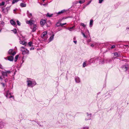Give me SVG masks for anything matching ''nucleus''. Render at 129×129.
I'll use <instances>...</instances> for the list:
<instances>
[{
  "mask_svg": "<svg viewBox=\"0 0 129 129\" xmlns=\"http://www.w3.org/2000/svg\"><path fill=\"white\" fill-rule=\"evenodd\" d=\"M30 79H28L27 81V86L28 87H33L36 84V83L35 81H32L29 80Z\"/></svg>",
  "mask_w": 129,
  "mask_h": 129,
  "instance_id": "nucleus-1",
  "label": "nucleus"
},
{
  "mask_svg": "<svg viewBox=\"0 0 129 129\" xmlns=\"http://www.w3.org/2000/svg\"><path fill=\"white\" fill-rule=\"evenodd\" d=\"M47 31H44L41 35V37L42 38V39L43 41L46 40L47 38Z\"/></svg>",
  "mask_w": 129,
  "mask_h": 129,
  "instance_id": "nucleus-2",
  "label": "nucleus"
},
{
  "mask_svg": "<svg viewBox=\"0 0 129 129\" xmlns=\"http://www.w3.org/2000/svg\"><path fill=\"white\" fill-rule=\"evenodd\" d=\"M11 73V72L10 71H7L5 72L2 71L1 72L2 76H3V77H4L5 76L7 77V74H9Z\"/></svg>",
  "mask_w": 129,
  "mask_h": 129,
  "instance_id": "nucleus-3",
  "label": "nucleus"
},
{
  "mask_svg": "<svg viewBox=\"0 0 129 129\" xmlns=\"http://www.w3.org/2000/svg\"><path fill=\"white\" fill-rule=\"evenodd\" d=\"M37 25L36 24H33L31 26L30 28L32 29V31L33 32H35L37 29Z\"/></svg>",
  "mask_w": 129,
  "mask_h": 129,
  "instance_id": "nucleus-4",
  "label": "nucleus"
},
{
  "mask_svg": "<svg viewBox=\"0 0 129 129\" xmlns=\"http://www.w3.org/2000/svg\"><path fill=\"white\" fill-rule=\"evenodd\" d=\"M6 123L1 120L0 119V128H3L5 125Z\"/></svg>",
  "mask_w": 129,
  "mask_h": 129,
  "instance_id": "nucleus-5",
  "label": "nucleus"
},
{
  "mask_svg": "<svg viewBox=\"0 0 129 129\" xmlns=\"http://www.w3.org/2000/svg\"><path fill=\"white\" fill-rule=\"evenodd\" d=\"M98 60V58H95L94 59V58H92L89 60L88 61L90 63H91L94 62L95 63L96 61H97Z\"/></svg>",
  "mask_w": 129,
  "mask_h": 129,
  "instance_id": "nucleus-6",
  "label": "nucleus"
},
{
  "mask_svg": "<svg viewBox=\"0 0 129 129\" xmlns=\"http://www.w3.org/2000/svg\"><path fill=\"white\" fill-rule=\"evenodd\" d=\"M13 51V50L12 49H10L8 52V53L10 55H14L16 54V52L15 51H14L12 53Z\"/></svg>",
  "mask_w": 129,
  "mask_h": 129,
  "instance_id": "nucleus-7",
  "label": "nucleus"
},
{
  "mask_svg": "<svg viewBox=\"0 0 129 129\" xmlns=\"http://www.w3.org/2000/svg\"><path fill=\"white\" fill-rule=\"evenodd\" d=\"M87 117L85 118V120H88L91 119V114H89L88 113H87Z\"/></svg>",
  "mask_w": 129,
  "mask_h": 129,
  "instance_id": "nucleus-8",
  "label": "nucleus"
},
{
  "mask_svg": "<svg viewBox=\"0 0 129 129\" xmlns=\"http://www.w3.org/2000/svg\"><path fill=\"white\" fill-rule=\"evenodd\" d=\"M22 53L23 55H25L26 54H28L29 53V51L27 49H25V50H24L23 51Z\"/></svg>",
  "mask_w": 129,
  "mask_h": 129,
  "instance_id": "nucleus-9",
  "label": "nucleus"
},
{
  "mask_svg": "<svg viewBox=\"0 0 129 129\" xmlns=\"http://www.w3.org/2000/svg\"><path fill=\"white\" fill-rule=\"evenodd\" d=\"M33 21L32 20H30L29 21H26V23L27 24H28L30 25L31 26L34 24L33 23Z\"/></svg>",
  "mask_w": 129,
  "mask_h": 129,
  "instance_id": "nucleus-10",
  "label": "nucleus"
},
{
  "mask_svg": "<svg viewBox=\"0 0 129 129\" xmlns=\"http://www.w3.org/2000/svg\"><path fill=\"white\" fill-rule=\"evenodd\" d=\"M6 97L9 98H11L13 97V96L11 95V94L10 93H9L8 92H7V94L6 95Z\"/></svg>",
  "mask_w": 129,
  "mask_h": 129,
  "instance_id": "nucleus-11",
  "label": "nucleus"
},
{
  "mask_svg": "<svg viewBox=\"0 0 129 129\" xmlns=\"http://www.w3.org/2000/svg\"><path fill=\"white\" fill-rule=\"evenodd\" d=\"M27 14L29 18H31L32 17V14L31 13H29L28 11H27Z\"/></svg>",
  "mask_w": 129,
  "mask_h": 129,
  "instance_id": "nucleus-12",
  "label": "nucleus"
},
{
  "mask_svg": "<svg viewBox=\"0 0 129 129\" xmlns=\"http://www.w3.org/2000/svg\"><path fill=\"white\" fill-rule=\"evenodd\" d=\"M75 80L76 83H78L80 82V80L79 78L76 77L75 78Z\"/></svg>",
  "mask_w": 129,
  "mask_h": 129,
  "instance_id": "nucleus-13",
  "label": "nucleus"
},
{
  "mask_svg": "<svg viewBox=\"0 0 129 129\" xmlns=\"http://www.w3.org/2000/svg\"><path fill=\"white\" fill-rule=\"evenodd\" d=\"M14 58L12 56H10L8 57V60L10 61H13Z\"/></svg>",
  "mask_w": 129,
  "mask_h": 129,
  "instance_id": "nucleus-14",
  "label": "nucleus"
},
{
  "mask_svg": "<svg viewBox=\"0 0 129 129\" xmlns=\"http://www.w3.org/2000/svg\"><path fill=\"white\" fill-rule=\"evenodd\" d=\"M114 56H113V58H116L118 57L119 55L117 52H115L114 53Z\"/></svg>",
  "mask_w": 129,
  "mask_h": 129,
  "instance_id": "nucleus-15",
  "label": "nucleus"
},
{
  "mask_svg": "<svg viewBox=\"0 0 129 129\" xmlns=\"http://www.w3.org/2000/svg\"><path fill=\"white\" fill-rule=\"evenodd\" d=\"M11 24L13 25H16V23L15 21L13 20H11L10 21Z\"/></svg>",
  "mask_w": 129,
  "mask_h": 129,
  "instance_id": "nucleus-16",
  "label": "nucleus"
},
{
  "mask_svg": "<svg viewBox=\"0 0 129 129\" xmlns=\"http://www.w3.org/2000/svg\"><path fill=\"white\" fill-rule=\"evenodd\" d=\"M46 21L45 20H42L40 21V24L42 25H43L46 23Z\"/></svg>",
  "mask_w": 129,
  "mask_h": 129,
  "instance_id": "nucleus-17",
  "label": "nucleus"
},
{
  "mask_svg": "<svg viewBox=\"0 0 129 129\" xmlns=\"http://www.w3.org/2000/svg\"><path fill=\"white\" fill-rule=\"evenodd\" d=\"M20 44H21L23 45L26 46V43L25 41H20Z\"/></svg>",
  "mask_w": 129,
  "mask_h": 129,
  "instance_id": "nucleus-18",
  "label": "nucleus"
},
{
  "mask_svg": "<svg viewBox=\"0 0 129 129\" xmlns=\"http://www.w3.org/2000/svg\"><path fill=\"white\" fill-rule=\"evenodd\" d=\"M20 6L21 7H26V5L25 4L21 3L20 4Z\"/></svg>",
  "mask_w": 129,
  "mask_h": 129,
  "instance_id": "nucleus-19",
  "label": "nucleus"
},
{
  "mask_svg": "<svg viewBox=\"0 0 129 129\" xmlns=\"http://www.w3.org/2000/svg\"><path fill=\"white\" fill-rule=\"evenodd\" d=\"M65 11V10H63L60 12H59L57 13L56 15L57 16L58 15L64 13Z\"/></svg>",
  "mask_w": 129,
  "mask_h": 129,
  "instance_id": "nucleus-20",
  "label": "nucleus"
},
{
  "mask_svg": "<svg viewBox=\"0 0 129 129\" xmlns=\"http://www.w3.org/2000/svg\"><path fill=\"white\" fill-rule=\"evenodd\" d=\"M54 35L53 34L49 38L50 41H52L54 38Z\"/></svg>",
  "mask_w": 129,
  "mask_h": 129,
  "instance_id": "nucleus-21",
  "label": "nucleus"
},
{
  "mask_svg": "<svg viewBox=\"0 0 129 129\" xmlns=\"http://www.w3.org/2000/svg\"><path fill=\"white\" fill-rule=\"evenodd\" d=\"M93 20L92 19H91L90 20L89 23V26L90 27H91L93 25Z\"/></svg>",
  "mask_w": 129,
  "mask_h": 129,
  "instance_id": "nucleus-22",
  "label": "nucleus"
},
{
  "mask_svg": "<svg viewBox=\"0 0 129 129\" xmlns=\"http://www.w3.org/2000/svg\"><path fill=\"white\" fill-rule=\"evenodd\" d=\"M113 60V58H112L110 59H109L107 60H106V62H109V63H110L111 62L112 60Z\"/></svg>",
  "mask_w": 129,
  "mask_h": 129,
  "instance_id": "nucleus-23",
  "label": "nucleus"
},
{
  "mask_svg": "<svg viewBox=\"0 0 129 129\" xmlns=\"http://www.w3.org/2000/svg\"><path fill=\"white\" fill-rule=\"evenodd\" d=\"M53 14H50L48 13H47V14L46 15L47 16H48L49 17H51L52 16Z\"/></svg>",
  "mask_w": 129,
  "mask_h": 129,
  "instance_id": "nucleus-24",
  "label": "nucleus"
},
{
  "mask_svg": "<svg viewBox=\"0 0 129 129\" xmlns=\"http://www.w3.org/2000/svg\"><path fill=\"white\" fill-rule=\"evenodd\" d=\"M19 1V0H13L12 2V4H14L15 3L18 2Z\"/></svg>",
  "mask_w": 129,
  "mask_h": 129,
  "instance_id": "nucleus-25",
  "label": "nucleus"
},
{
  "mask_svg": "<svg viewBox=\"0 0 129 129\" xmlns=\"http://www.w3.org/2000/svg\"><path fill=\"white\" fill-rule=\"evenodd\" d=\"M25 48L24 47H21L20 48V50L22 52H23V51L24 50H25Z\"/></svg>",
  "mask_w": 129,
  "mask_h": 129,
  "instance_id": "nucleus-26",
  "label": "nucleus"
},
{
  "mask_svg": "<svg viewBox=\"0 0 129 129\" xmlns=\"http://www.w3.org/2000/svg\"><path fill=\"white\" fill-rule=\"evenodd\" d=\"M18 57L19 56L18 55H17L15 56V59H14V61L15 62H16L17 61V59Z\"/></svg>",
  "mask_w": 129,
  "mask_h": 129,
  "instance_id": "nucleus-27",
  "label": "nucleus"
},
{
  "mask_svg": "<svg viewBox=\"0 0 129 129\" xmlns=\"http://www.w3.org/2000/svg\"><path fill=\"white\" fill-rule=\"evenodd\" d=\"M85 1V0H83L82 1H80L79 2V3L80 4H82L84 3Z\"/></svg>",
  "mask_w": 129,
  "mask_h": 129,
  "instance_id": "nucleus-28",
  "label": "nucleus"
},
{
  "mask_svg": "<svg viewBox=\"0 0 129 129\" xmlns=\"http://www.w3.org/2000/svg\"><path fill=\"white\" fill-rule=\"evenodd\" d=\"M12 31H13L14 33L16 34L17 33V30L16 28H14L13 30H12Z\"/></svg>",
  "mask_w": 129,
  "mask_h": 129,
  "instance_id": "nucleus-29",
  "label": "nucleus"
},
{
  "mask_svg": "<svg viewBox=\"0 0 129 129\" xmlns=\"http://www.w3.org/2000/svg\"><path fill=\"white\" fill-rule=\"evenodd\" d=\"M81 25L84 27H85L86 26V25L82 23H81Z\"/></svg>",
  "mask_w": 129,
  "mask_h": 129,
  "instance_id": "nucleus-30",
  "label": "nucleus"
},
{
  "mask_svg": "<svg viewBox=\"0 0 129 129\" xmlns=\"http://www.w3.org/2000/svg\"><path fill=\"white\" fill-rule=\"evenodd\" d=\"M32 42H29L28 43V44L29 47L32 46Z\"/></svg>",
  "mask_w": 129,
  "mask_h": 129,
  "instance_id": "nucleus-31",
  "label": "nucleus"
},
{
  "mask_svg": "<svg viewBox=\"0 0 129 129\" xmlns=\"http://www.w3.org/2000/svg\"><path fill=\"white\" fill-rule=\"evenodd\" d=\"M56 25L57 27H59L60 26V23L59 22H57L56 24Z\"/></svg>",
  "mask_w": 129,
  "mask_h": 129,
  "instance_id": "nucleus-32",
  "label": "nucleus"
},
{
  "mask_svg": "<svg viewBox=\"0 0 129 129\" xmlns=\"http://www.w3.org/2000/svg\"><path fill=\"white\" fill-rule=\"evenodd\" d=\"M75 26H73L72 27H70L68 28V29L70 31H71V29L74 28Z\"/></svg>",
  "mask_w": 129,
  "mask_h": 129,
  "instance_id": "nucleus-33",
  "label": "nucleus"
},
{
  "mask_svg": "<svg viewBox=\"0 0 129 129\" xmlns=\"http://www.w3.org/2000/svg\"><path fill=\"white\" fill-rule=\"evenodd\" d=\"M17 24L19 26H20V25L21 23L18 20H17Z\"/></svg>",
  "mask_w": 129,
  "mask_h": 129,
  "instance_id": "nucleus-34",
  "label": "nucleus"
},
{
  "mask_svg": "<svg viewBox=\"0 0 129 129\" xmlns=\"http://www.w3.org/2000/svg\"><path fill=\"white\" fill-rule=\"evenodd\" d=\"M81 33L84 37L85 38H87V36L85 35L83 32H81Z\"/></svg>",
  "mask_w": 129,
  "mask_h": 129,
  "instance_id": "nucleus-35",
  "label": "nucleus"
},
{
  "mask_svg": "<svg viewBox=\"0 0 129 129\" xmlns=\"http://www.w3.org/2000/svg\"><path fill=\"white\" fill-rule=\"evenodd\" d=\"M5 5V3L4 2H2L0 4V6H4Z\"/></svg>",
  "mask_w": 129,
  "mask_h": 129,
  "instance_id": "nucleus-36",
  "label": "nucleus"
},
{
  "mask_svg": "<svg viewBox=\"0 0 129 129\" xmlns=\"http://www.w3.org/2000/svg\"><path fill=\"white\" fill-rule=\"evenodd\" d=\"M86 66V62H84L83 63V67H84Z\"/></svg>",
  "mask_w": 129,
  "mask_h": 129,
  "instance_id": "nucleus-37",
  "label": "nucleus"
},
{
  "mask_svg": "<svg viewBox=\"0 0 129 129\" xmlns=\"http://www.w3.org/2000/svg\"><path fill=\"white\" fill-rule=\"evenodd\" d=\"M10 9V7H7V8L5 10H6L7 12H8V10H9Z\"/></svg>",
  "mask_w": 129,
  "mask_h": 129,
  "instance_id": "nucleus-38",
  "label": "nucleus"
},
{
  "mask_svg": "<svg viewBox=\"0 0 129 129\" xmlns=\"http://www.w3.org/2000/svg\"><path fill=\"white\" fill-rule=\"evenodd\" d=\"M123 68H124L125 69H126V71L128 70H127V67H126V66L125 65H124L123 66Z\"/></svg>",
  "mask_w": 129,
  "mask_h": 129,
  "instance_id": "nucleus-39",
  "label": "nucleus"
},
{
  "mask_svg": "<svg viewBox=\"0 0 129 129\" xmlns=\"http://www.w3.org/2000/svg\"><path fill=\"white\" fill-rule=\"evenodd\" d=\"M66 24V23H60V26H63L64 25H65Z\"/></svg>",
  "mask_w": 129,
  "mask_h": 129,
  "instance_id": "nucleus-40",
  "label": "nucleus"
},
{
  "mask_svg": "<svg viewBox=\"0 0 129 129\" xmlns=\"http://www.w3.org/2000/svg\"><path fill=\"white\" fill-rule=\"evenodd\" d=\"M115 46L114 45H113L111 46V48L112 49L114 48H115Z\"/></svg>",
  "mask_w": 129,
  "mask_h": 129,
  "instance_id": "nucleus-41",
  "label": "nucleus"
},
{
  "mask_svg": "<svg viewBox=\"0 0 129 129\" xmlns=\"http://www.w3.org/2000/svg\"><path fill=\"white\" fill-rule=\"evenodd\" d=\"M0 68L2 69H4L3 67L1 64H0Z\"/></svg>",
  "mask_w": 129,
  "mask_h": 129,
  "instance_id": "nucleus-42",
  "label": "nucleus"
},
{
  "mask_svg": "<svg viewBox=\"0 0 129 129\" xmlns=\"http://www.w3.org/2000/svg\"><path fill=\"white\" fill-rule=\"evenodd\" d=\"M82 129H88V127H85L83 128Z\"/></svg>",
  "mask_w": 129,
  "mask_h": 129,
  "instance_id": "nucleus-43",
  "label": "nucleus"
},
{
  "mask_svg": "<svg viewBox=\"0 0 129 129\" xmlns=\"http://www.w3.org/2000/svg\"><path fill=\"white\" fill-rule=\"evenodd\" d=\"M103 1V0H99V3H101Z\"/></svg>",
  "mask_w": 129,
  "mask_h": 129,
  "instance_id": "nucleus-44",
  "label": "nucleus"
},
{
  "mask_svg": "<svg viewBox=\"0 0 129 129\" xmlns=\"http://www.w3.org/2000/svg\"><path fill=\"white\" fill-rule=\"evenodd\" d=\"M34 48L33 47H31L30 48V50H34Z\"/></svg>",
  "mask_w": 129,
  "mask_h": 129,
  "instance_id": "nucleus-45",
  "label": "nucleus"
},
{
  "mask_svg": "<svg viewBox=\"0 0 129 129\" xmlns=\"http://www.w3.org/2000/svg\"><path fill=\"white\" fill-rule=\"evenodd\" d=\"M91 1H89L86 5H89L91 3Z\"/></svg>",
  "mask_w": 129,
  "mask_h": 129,
  "instance_id": "nucleus-46",
  "label": "nucleus"
},
{
  "mask_svg": "<svg viewBox=\"0 0 129 129\" xmlns=\"http://www.w3.org/2000/svg\"><path fill=\"white\" fill-rule=\"evenodd\" d=\"M17 10V9H14L13 10V11L14 12V13H15V11H16V10Z\"/></svg>",
  "mask_w": 129,
  "mask_h": 129,
  "instance_id": "nucleus-47",
  "label": "nucleus"
},
{
  "mask_svg": "<svg viewBox=\"0 0 129 129\" xmlns=\"http://www.w3.org/2000/svg\"><path fill=\"white\" fill-rule=\"evenodd\" d=\"M73 42H74V43H75V44H76L77 42V41H73Z\"/></svg>",
  "mask_w": 129,
  "mask_h": 129,
  "instance_id": "nucleus-48",
  "label": "nucleus"
},
{
  "mask_svg": "<svg viewBox=\"0 0 129 129\" xmlns=\"http://www.w3.org/2000/svg\"><path fill=\"white\" fill-rule=\"evenodd\" d=\"M91 46L92 47H93L94 46L93 44H92L91 45Z\"/></svg>",
  "mask_w": 129,
  "mask_h": 129,
  "instance_id": "nucleus-49",
  "label": "nucleus"
},
{
  "mask_svg": "<svg viewBox=\"0 0 129 129\" xmlns=\"http://www.w3.org/2000/svg\"><path fill=\"white\" fill-rule=\"evenodd\" d=\"M0 79H2V77H1V76L0 77Z\"/></svg>",
  "mask_w": 129,
  "mask_h": 129,
  "instance_id": "nucleus-50",
  "label": "nucleus"
},
{
  "mask_svg": "<svg viewBox=\"0 0 129 129\" xmlns=\"http://www.w3.org/2000/svg\"><path fill=\"white\" fill-rule=\"evenodd\" d=\"M87 31L88 33H89V31L88 30H87Z\"/></svg>",
  "mask_w": 129,
  "mask_h": 129,
  "instance_id": "nucleus-51",
  "label": "nucleus"
},
{
  "mask_svg": "<svg viewBox=\"0 0 129 129\" xmlns=\"http://www.w3.org/2000/svg\"><path fill=\"white\" fill-rule=\"evenodd\" d=\"M124 46L125 47L129 46L128 45H124Z\"/></svg>",
  "mask_w": 129,
  "mask_h": 129,
  "instance_id": "nucleus-52",
  "label": "nucleus"
},
{
  "mask_svg": "<svg viewBox=\"0 0 129 129\" xmlns=\"http://www.w3.org/2000/svg\"><path fill=\"white\" fill-rule=\"evenodd\" d=\"M7 81V79H5V81L6 82V81Z\"/></svg>",
  "mask_w": 129,
  "mask_h": 129,
  "instance_id": "nucleus-53",
  "label": "nucleus"
},
{
  "mask_svg": "<svg viewBox=\"0 0 129 129\" xmlns=\"http://www.w3.org/2000/svg\"><path fill=\"white\" fill-rule=\"evenodd\" d=\"M4 22H2V24H4Z\"/></svg>",
  "mask_w": 129,
  "mask_h": 129,
  "instance_id": "nucleus-54",
  "label": "nucleus"
},
{
  "mask_svg": "<svg viewBox=\"0 0 129 129\" xmlns=\"http://www.w3.org/2000/svg\"><path fill=\"white\" fill-rule=\"evenodd\" d=\"M127 29H128L129 31V27L127 28Z\"/></svg>",
  "mask_w": 129,
  "mask_h": 129,
  "instance_id": "nucleus-55",
  "label": "nucleus"
},
{
  "mask_svg": "<svg viewBox=\"0 0 129 129\" xmlns=\"http://www.w3.org/2000/svg\"><path fill=\"white\" fill-rule=\"evenodd\" d=\"M19 39L20 40H21V39H20V38H19Z\"/></svg>",
  "mask_w": 129,
  "mask_h": 129,
  "instance_id": "nucleus-56",
  "label": "nucleus"
},
{
  "mask_svg": "<svg viewBox=\"0 0 129 129\" xmlns=\"http://www.w3.org/2000/svg\"><path fill=\"white\" fill-rule=\"evenodd\" d=\"M1 30H0V32L1 31Z\"/></svg>",
  "mask_w": 129,
  "mask_h": 129,
  "instance_id": "nucleus-57",
  "label": "nucleus"
},
{
  "mask_svg": "<svg viewBox=\"0 0 129 129\" xmlns=\"http://www.w3.org/2000/svg\"><path fill=\"white\" fill-rule=\"evenodd\" d=\"M1 16V14H0V16Z\"/></svg>",
  "mask_w": 129,
  "mask_h": 129,
  "instance_id": "nucleus-58",
  "label": "nucleus"
}]
</instances>
